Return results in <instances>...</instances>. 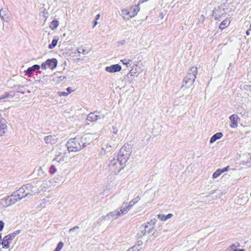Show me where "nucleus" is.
<instances>
[{"label": "nucleus", "mask_w": 251, "mask_h": 251, "mask_svg": "<svg viewBox=\"0 0 251 251\" xmlns=\"http://www.w3.org/2000/svg\"><path fill=\"white\" fill-rule=\"evenodd\" d=\"M55 182L53 179L45 180L42 184L37 182H32L23 185L18 189V193L23 199H29L31 197L36 195L39 193L46 191L52 185H55Z\"/></svg>", "instance_id": "obj_1"}, {"label": "nucleus", "mask_w": 251, "mask_h": 251, "mask_svg": "<svg viewBox=\"0 0 251 251\" xmlns=\"http://www.w3.org/2000/svg\"><path fill=\"white\" fill-rule=\"evenodd\" d=\"M198 73V69L197 67H192L189 70L186 75L183 79L180 90L184 91L186 89L190 87L194 83L196 75Z\"/></svg>", "instance_id": "obj_2"}, {"label": "nucleus", "mask_w": 251, "mask_h": 251, "mask_svg": "<svg viewBox=\"0 0 251 251\" xmlns=\"http://www.w3.org/2000/svg\"><path fill=\"white\" fill-rule=\"evenodd\" d=\"M148 0H140L136 5H134L129 7L121 9V15L123 18L126 20H129L134 17L140 11V5Z\"/></svg>", "instance_id": "obj_3"}, {"label": "nucleus", "mask_w": 251, "mask_h": 251, "mask_svg": "<svg viewBox=\"0 0 251 251\" xmlns=\"http://www.w3.org/2000/svg\"><path fill=\"white\" fill-rule=\"evenodd\" d=\"M123 162L126 161H124V158L118 155L117 158H113L110 160L108 165L109 171L114 175H117L124 168Z\"/></svg>", "instance_id": "obj_4"}, {"label": "nucleus", "mask_w": 251, "mask_h": 251, "mask_svg": "<svg viewBox=\"0 0 251 251\" xmlns=\"http://www.w3.org/2000/svg\"><path fill=\"white\" fill-rule=\"evenodd\" d=\"M65 146L67 147L68 152L78 151L83 148L79 137L70 139Z\"/></svg>", "instance_id": "obj_5"}, {"label": "nucleus", "mask_w": 251, "mask_h": 251, "mask_svg": "<svg viewBox=\"0 0 251 251\" xmlns=\"http://www.w3.org/2000/svg\"><path fill=\"white\" fill-rule=\"evenodd\" d=\"M155 224V220H151L145 225H142L139 228L138 235L139 236H142L146 234H153L155 233L154 226Z\"/></svg>", "instance_id": "obj_6"}, {"label": "nucleus", "mask_w": 251, "mask_h": 251, "mask_svg": "<svg viewBox=\"0 0 251 251\" xmlns=\"http://www.w3.org/2000/svg\"><path fill=\"white\" fill-rule=\"evenodd\" d=\"M69 152L67 147L65 145L61 146L56 151L55 157L53 161H56L58 163H60L64 161L65 158L67 156V154Z\"/></svg>", "instance_id": "obj_7"}, {"label": "nucleus", "mask_w": 251, "mask_h": 251, "mask_svg": "<svg viewBox=\"0 0 251 251\" xmlns=\"http://www.w3.org/2000/svg\"><path fill=\"white\" fill-rule=\"evenodd\" d=\"M98 138L99 135L97 133H88L80 138V139L81 140V143L84 148L87 147L91 143H92L94 141L97 139Z\"/></svg>", "instance_id": "obj_8"}, {"label": "nucleus", "mask_w": 251, "mask_h": 251, "mask_svg": "<svg viewBox=\"0 0 251 251\" xmlns=\"http://www.w3.org/2000/svg\"><path fill=\"white\" fill-rule=\"evenodd\" d=\"M228 9L225 4H221L217 7L215 8L213 11V16L215 19H218L224 16L228 13Z\"/></svg>", "instance_id": "obj_9"}, {"label": "nucleus", "mask_w": 251, "mask_h": 251, "mask_svg": "<svg viewBox=\"0 0 251 251\" xmlns=\"http://www.w3.org/2000/svg\"><path fill=\"white\" fill-rule=\"evenodd\" d=\"M20 194L18 193V190L13 193V194L8 197L5 199L6 203L8 206L12 205L17 201L23 199L22 197L19 196Z\"/></svg>", "instance_id": "obj_10"}, {"label": "nucleus", "mask_w": 251, "mask_h": 251, "mask_svg": "<svg viewBox=\"0 0 251 251\" xmlns=\"http://www.w3.org/2000/svg\"><path fill=\"white\" fill-rule=\"evenodd\" d=\"M57 60L55 58L48 59L45 62H44L41 65V68L43 69H50L51 70L54 69L57 66Z\"/></svg>", "instance_id": "obj_11"}, {"label": "nucleus", "mask_w": 251, "mask_h": 251, "mask_svg": "<svg viewBox=\"0 0 251 251\" xmlns=\"http://www.w3.org/2000/svg\"><path fill=\"white\" fill-rule=\"evenodd\" d=\"M129 145L128 144L124 145L121 149L118 156L124 158L125 161H126L130 154Z\"/></svg>", "instance_id": "obj_12"}, {"label": "nucleus", "mask_w": 251, "mask_h": 251, "mask_svg": "<svg viewBox=\"0 0 251 251\" xmlns=\"http://www.w3.org/2000/svg\"><path fill=\"white\" fill-rule=\"evenodd\" d=\"M17 234L16 233H13L12 234H10L8 235L5 236L3 239L2 242V245L3 246V248H9V243L13 240V239L15 237Z\"/></svg>", "instance_id": "obj_13"}, {"label": "nucleus", "mask_w": 251, "mask_h": 251, "mask_svg": "<svg viewBox=\"0 0 251 251\" xmlns=\"http://www.w3.org/2000/svg\"><path fill=\"white\" fill-rule=\"evenodd\" d=\"M100 112L95 111L90 113L87 116L86 120L91 122H96L101 118L100 115L99 114Z\"/></svg>", "instance_id": "obj_14"}, {"label": "nucleus", "mask_w": 251, "mask_h": 251, "mask_svg": "<svg viewBox=\"0 0 251 251\" xmlns=\"http://www.w3.org/2000/svg\"><path fill=\"white\" fill-rule=\"evenodd\" d=\"M120 213L121 212L119 211V209H117L112 212L108 213L106 215V217L109 220H116L121 216Z\"/></svg>", "instance_id": "obj_15"}, {"label": "nucleus", "mask_w": 251, "mask_h": 251, "mask_svg": "<svg viewBox=\"0 0 251 251\" xmlns=\"http://www.w3.org/2000/svg\"><path fill=\"white\" fill-rule=\"evenodd\" d=\"M132 207L129 203H123L119 209L121 215H123L127 213Z\"/></svg>", "instance_id": "obj_16"}, {"label": "nucleus", "mask_w": 251, "mask_h": 251, "mask_svg": "<svg viewBox=\"0 0 251 251\" xmlns=\"http://www.w3.org/2000/svg\"><path fill=\"white\" fill-rule=\"evenodd\" d=\"M230 121V126L231 128H236L238 126L239 118L237 115L233 114L229 117Z\"/></svg>", "instance_id": "obj_17"}, {"label": "nucleus", "mask_w": 251, "mask_h": 251, "mask_svg": "<svg viewBox=\"0 0 251 251\" xmlns=\"http://www.w3.org/2000/svg\"><path fill=\"white\" fill-rule=\"evenodd\" d=\"M121 70V66L119 64L112 65L105 68V71L109 73L119 72Z\"/></svg>", "instance_id": "obj_18"}, {"label": "nucleus", "mask_w": 251, "mask_h": 251, "mask_svg": "<svg viewBox=\"0 0 251 251\" xmlns=\"http://www.w3.org/2000/svg\"><path fill=\"white\" fill-rule=\"evenodd\" d=\"M7 125L5 120L0 117V136H2L6 131Z\"/></svg>", "instance_id": "obj_19"}, {"label": "nucleus", "mask_w": 251, "mask_h": 251, "mask_svg": "<svg viewBox=\"0 0 251 251\" xmlns=\"http://www.w3.org/2000/svg\"><path fill=\"white\" fill-rule=\"evenodd\" d=\"M44 140L46 144L53 145L57 142L58 138L55 135H49L45 137Z\"/></svg>", "instance_id": "obj_20"}, {"label": "nucleus", "mask_w": 251, "mask_h": 251, "mask_svg": "<svg viewBox=\"0 0 251 251\" xmlns=\"http://www.w3.org/2000/svg\"><path fill=\"white\" fill-rule=\"evenodd\" d=\"M141 71V69L140 67H138L137 65H134L130 71L129 73L127 75V76L128 77V75H130L131 76H134L135 74Z\"/></svg>", "instance_id": "obj_21"}, {"label": "nucleus", "mask_w": 251, "mask_h": 251, "mask_svg": "<svg viewBox=\"0 0 251 251\" xmlns=\"http://www.w3.org/2000/svg\"><path fill=\"white\" fill-rule=\"evenodd\" d=\"M223 136V134L222 132H218L211 137L209 142L210 143L212 144L216 140L221 139Z\"/></svg>", "instance_id": "obj_22"}, {"label": "nucleus", "mask_w": 251, "mask_h": 251, "mask_svg": "<svg viewBox=\"0 0 251 251\" xmlns=\"http://www.w3.org/2000/svg\"><path fill=\"white\" fill-rule=\"evenodd\" d=\"M230 23V21L229 19H226L221 23L219 28L221 29H223L225 28L226 27H227Z\"/></svg>", "instance_id": "obj_23"}, {"label": "nucleus", "mask_w": 251, "mask_h": 251, "mask_svg": "<svg viewBox=\"0 0 251 251\" xmlns=\"http://www.w3.org/2000/svg\"><path fill=\"white\" fill-rule=\"evenodd\" d=\"M124 65H126L127 67L132 65V60L128 58H125L121 60Z\"/></svg>", "instance_id": "obj_24"}, {"label": "nucleus", "mask_w": 251, "mask_h": 251, "mask_svg": "<svg viewBox=\"0 0 251 251\" xmlns=\"http://www.w3.org/2000/svg\"><path fill=\"white\" fill-rule=\"evenodd\" d=\"M59 25V22L58 21H56V20H53L52 21L50 25V28H51L52 30H54L57 27V26H58Z\"/></svg>", "instance_id": "obj_25"}, {"label": "nucleus", "mask_w": 251, "mask_h": 251, "mask_svg": "<svg viewBox=\"0 0 251 251\" xmlns=\"http://www.w3.org/2000/svg\"><path fill=\"white\" fill-rule=\"evenodd\" d=\"M144 196H146V197H150L151 198V200H149V201H147V202L146 203V204H147V203H151L152 202L153 200H154V197H152L154 196V195H153V194H150V193H144Z\"/></svg>", "instance_id": "obj_26"}, {"label": "nucleus", "mask_w": 251, "mask_h": 251, "mask_svg": "<svg viewBox=\"0 0 251 251\" xmlns=\"http://www.w3.org/2000/svg\"><path fill=\"white\" fill-rule=\"evenodd\" d=\"M140 245L141 244H140L135 245L128 250L127 251H139L141 249Z\"/></svg>", "instance_id": "obj_27"}, {"label": "nucleus", "mask_w": 251, "mask_h": 251, "mask_svg": "<svg viewBox=\"0 0 251 251\" xmlns=\"http://www.w3.org/2000/svg\"><path fill=\"white\" fill-rule=\"evenodd\" d=\"M140 200V198L139 196H137V197L135 198L133 200H132L130 202L128 203L130 204V205L133 207L134 205L136 204Z\"/></svg>", "instance_id": "obj_28"}, {"label": "nucleus", "mask_w": 251, "mask_h": 251, "mask_svg": "<svg viewBox=\"0 0 251 251\" xmlns=\"http://www.w3.org/2000/svg\"><path fill=\"white\" fill-rule=\"evenodd\" d=\"M222 171H221V169H219L213 173L212 176L214 178H217L222 174Z\"/></svg>", "instance_id": "obj_29"}, {"label": "nucleus", "mask_w": 251, "mask_h": 251, "mask_svg": "<svg viewBox=\"0 0 251 251\" xmlns=\"http://www.w3.org/2000/svg\"><path fill=\"white\" fill-rule=\"evenodd\" d=\"M57 42H58L57 39H54L52 40V43L49 45V46H48L49 49H53L56 46Z\"/></svg>", "instance_id": "obj_30"}, {"label": "nucleus", "mask_w": 251, "mask_h": 251, "mask_svg": "<svg viewBox=\"0 0 251 251\" xmlns=\"http://www.w3.org/2000/svg\"><path fill=\"white\" fill-rule=\"evenodd\" d=\"M64 244L62 242H60L58 243L57 246L53 251H60L63 248Z\"/></svg>", "instance_id": "obj_31"}, {"label": "nucleus", "mask_w": 251, "mask_h": 251, "mask_svg": "<svg viewBox=\"0 0 251 251\" xmlns=\"http://www.w3.org/2000/svg\"><path fill=\"white\" fill-rule=\"evenodd\" d=\"M49 172L51 174H53L56 172V169L54 165H51L50 167Z\"/></svg>", "instance_id": "obj_32"}, {"label": "nucleus", "mask_w": 251, "mask_h": 251, "mask_svg": "<svg viewBox=\"0 0 251 251\" xmlns=\"http://www.w3.org/2000/svg\"><path fill=\"white\" fill-rule=\"evenodd\" d=\"M158 218L162 221H165L167 220L166 216L162 214H159L157 215Z\"/></svg>", "instance_id": "obj_33"}, {"label": "nucleus", "mask_w": 251, "mask_h": 251, "mask_svg": "<svg viewBox=\"0 0 251 251\" xmlns=\"http://www.w3.org/2000/svg\"><path fill=\"white\" fill-rule=\"evenodd\" d=\"M238 246H239V243L232 244L228 250L231 251L232 250L235 249V248Z\"/></svg>", "instance_id": "obj_34"}, {"label": "nucleus", "mask_w": 251, "mask_h": 251, "mask_svg": "<svg viewBox=\"0 0 251 251\" xmlns=\"http://www.w3.org/2000/svg\"><path fill=\"white\" fill-rule=\"evenodd\" d=\"M32 69L33 72L38 70L40 67L38 65H34L31 67Z\"/></svg>", "instance_id": "obj_35"}, {"label": "nucleus", "mask_w": 251, "mask_h": 251, "mask_svg": "<svg viewBox=\"0 0 251 251\" xmlns=\"http://www.w3.org/2000/svg\"><path fill=\"white\" fill-rule=\"evenodd\" d=\"M9 93L8 92H6L4 95L1 96V97H0V100L7 98L9 97Z\"/></svg>", "instance_id": "obj_36"}, {"label": "nucleus", "mask_w": 251, "mask_h": 251, "mask_svg": "<svg viewBox=\"0 0 251 251\" xmlns=\"http://www.w3.org/2000/svg\"><path fill=\"white\" fill-rule=\"evenodd\" d=\"M58 95L59 96H67L68 95V93L66 92H58Z\"/></svg>", "instance_id": "obj_37"}, {"label": "nucleus", "mask_w": 251, "mask_h": 251, "mask_svg": "<svg viewBox=\"0 0 251 251\" xmlns=\"http://www.w3.org/2000/svg\"><path fill=\"white\" fill-rule=\"evenodd\" d=\"M32 72H33V71L31 67H29V68H28L26 71V74L29 75H30L32 73Z\"/></svg>", "instance_id": "obj_38"}, {"label": "nucleus", "mask_w": 251, "mask_h": 251, "mask_svg": "<svg viewBox=\"0 0 251 251\" xmlns=\"http://www.w3.org/2000/svg\"><path fill=\"white\" fill-rule=\"evenodd\" d=\"M52 81H53V82H56V83H58L59 82V78L58 76H52Z\"/></svg>", "instance_id": "obj_39"}, {"label": "nucleus", "mask_w": 251, "mask_h": 251, "mask_svg": "<svg viewBox=\"0 0 251 251\" xmlns=\"http://www.w3.org/2000/svg\"><path fill=\"white\" fill-rule=\"evenodd\" d=\"M78 51L79 53H83L84 54H86L87 53V52H86V50L84 49H82H82H81V48L79 49L78 50Z\"/></svg>", "instance_id": "obj_40"}, {"label": "nucleus", "mask_w": 251, "mask_h": 251, "mask_svg": "<svg viewBox=\"0 0 251 251\" xmlns=\"http://www.w3.org/2000/svg\"><path fill=\"white\" fill-rule=\"evenodd\" d=\"M112 130H113V132L114 134H117L118 131V129L116 128V126H112Z\"/></svg>", "instance_id": "obj_41"}, {"label": "nucleus", "mask_w": 251, "mask_h": 251, "mask_svg": "<svg viewBox=\"0 0 251 251\" xmlns=\"http://www.w3.org/2000/svg\"><path fill=\"white\" fill-rule=\"evenodd\" d=\"M78 228H79V227L78 226H75L74 227L70 228L69 230V232H72L75 229H78Z\"/></svg>", "instance_id": "obj_42"}, {"label": "nucleus", "mask_w": 251, "mask_h": 251, "mask_svg": "<svg viewBox=\"0 0 251 251\" xmlns=\"http://www.w3.org/2000/svg\"><path fill=\"white\" fill-rule=\"evenodd\" d=\"M4 226V223L2 221H0V231L2 230Z\"/></svg>", "instance_id": "obj_43"}, {"label": "nucleus", "mask_w": 251, "mask_h": 251, "mask_svg": "<svg viewBox=\"0 0 251 251\" xmlns=\"http://www.w3.org/2000/svg\"><path fill=\"white\" fill-rule=\"evenodd\" d=\"M228 169H229V166H227L226 167H225V168H223V169H221V171H222V173L226 171H227L228 170Z\"/></svg>", "instance_id": "obj_44"}, {"label": "nucleus", "mask_w": 251, "mask_h": 251, "mask_svg": "<svg viewBox=\"0 0 251 251\" xmlns=\"http://www.w3.org/2000/svg\"><path fill=\"white\" fill-rule=\"evenodd\" d=\"M2 13H3V10H2V9H1L0 10V17L1 18L2 20H4V16H3Z\"/></svg>", "instance_id": "obj_45"}, {"label": "nucleus", "mask_w": 251, "mask_h": 251, "mask_svg": "<svg viewBox=\"0 0 251 251\" xmlns=\"http://www.w3.org/2000/svg\"><path fill=\"white\" fill-rule=\"evenodd\" d=\"M224 195L223 192H220L217 195V198H220Z\"/></svg>", "instance_id": "obj_46"}, {"label": "nucleus", "mask_w": 251, "mask_h": 251, "mask_svg": "<svg viewBox=\"0 0 251 251\" xmlns=\"http://www.w3.org/2000/svg\"><path fill=\"white\" fill-rule=\"evenodd\" d=\"M58 77L59 78V82L63 81L65 78V77L64 76H58Z\"/></svg>", "instance_id": "obj_47"}, {"label": "nucleus", "mask_w": 251, "mask_h": 251, "mask_svg": "<svg viewBox=\"0 0 251 251\" xmlns=\"http://www.w3.org/2000/svg\"><path fill=\"white\" fill-rule=\"evenodd\" d=\"M173 216V214H168L167 215H166V218H167V220L168 219H170Z\"/></svg>", "instance_id": "obj_48"}, {"label": "nucleus", "mask_w": 251, "mask_h": 251, "mask_svg": "<svg viewBox=\"0 0 251 251\" xmlns=\"http://www.w3.org/2000/svg\"><path fill=\"white\" fill-rule=\"evenodd\" d=\"M67 93H68V95L71 93V92H72V90H71L70 87H68L67 88Z\"/></svg>", "instance_id": "obj_49"}, {"label": "nucleus", "mask_w": 251, "mask_h": 251, "mask_svg": "<svg viewBox=\"0 0 251 251\" xmlns=\"http://www.w3.org/2000/svg\"><path fill=\"white\" fill-rule=\"evenodd\" d=\"M204 17L203 16V15H201L200 18V20H202V21H204Z\"/></svg>", "instance_id": "obj_50"}, {"label": "nucleus", "mask_w": 251, "mask_h": 251, "mask_svg": "<svg viewBox=\"0 0 251 251\" xmlns=\"http://www.w3.org/2000/svg\"><path fill=\"white\" fill-rule=\"evenodd\" d=\"M100 17V14H97L96 17V20L97 21L98 20H99Z\"/></svg>", "instance_id": "obj_51"}, {"label": "nucleus", "mask_w": 251, "mask_h": 251, "mask_svg": "<svg viewBox=\"0 0 251 251\" xmlns=\"http://www.w3.org/2000/svg\"><path fill=\"white\" fill-rule=\"evenodd\" d=\"M250 34V30H248L247 31H246V35H249Z\"/></svg>", "instance_id": "obj_52"}, {"label": "nucleus", "mask_w": 251, "mask_h": 251, "mask_svg": "<svg viewBox=\"0 0 251 251\" xmlns=\"http://www.w3.org/2000/svg\"><path fill=\"white\" fill-rule=\"evenodd\" d=\"M98 24V22H97V21H95V22H94V27L95 26Z\"/></svg>", "instance_id": "obj_53"}, {"label": "nucleus", "mask_w": 251, "mask_h": 251, "mask_svg": "<svg viewBox=\"0 0 251 251\" xmlns=\"http://www.w3.org/2000/svg\"><path fill=\"white\" fill-rule=\"evenodd\" d=\"M38 171H41L42 173H43V170H42V169L41 168V167H39Z\"/></svg>", "instance_id": "obj_54"}, {"label": "nucleus", "mask_w": 251, "mask_h": 251, "mask_svg": "<svg viewBox=\"0 0 251 251\" xmlns=\"http://www.w3.org/2000/svg\"><path fill=\"white\" fill-rule=\"evenodd\" d=\"M125 41L124 40L122 41H121V44L124 45V43H125Z\"/></svg>", "instance_id": "obj_55"}, {"label": "nucleus", "mask_w": 251, "mask_h": 251, "mask_svg": "<svg viewBox=\"0 0 251 251\" xmlns=\"http://www.w3.org/2000/svg\"><path fill=\"white\" fill-rule=\"evenodd\" d=\"M126 153H128V151H124V154H125Z\"/></svg>", "instance_id": "obj_56"}, {"label": "nucleus", "mask_w": 251, "mask_h": 251, "mask_svg": "<svg viewBox=\"0 0 251 251\" xmlns=\"http://www.w3.org/2000/svg\"><path fill=\"white\" fill-rule=\"evenodd\" d=\"M249 30H251V25H250V28H249Z\"/></svg>", "instance_id": "obj_57"}, {"label": "nucleus", "mask_w": 251, "mask_h": 251, "mask_svg": "<svg viewBox=\"0 0 251 251\" xmlns=\"http://www.w3.org/2000/svg\"><path fill=\"white\" fill-rule=\"evenodd\" d=\"M160 16H161V18H163L162 14H160Z\"/></svg>", "instance_id": "obj_58"}, {"label": "nucleus", "mask_w": 251, "mask_h": 251, "mask_svg": "<svg viewBox=\"0 0 251 251\" xmlns=\"http://www.w3.org/2000/svg\"><path fill=\"white\" fill-rule=\"evenodd\" d=\"M160 16H161V18H163L162 14H160Z\"/></svg>", "instance_id": "obj_59"}, {"label": "nucleus", "mask_w": 251, "mask_h": 251, "mask_svg": "<svg viewBox=\"0 0 251 251\" xmlns=\"http://www.w3.org/2000/svg\"><path fill=\"white\" fill-rule=\"evenodd\" d=\"M160 16H161V18H163L162 14H160Z\"/></svg>", "instance_id": "obj_60"}, {"label": "nucleus", "mask_w": 251, "mask_h": 251, "mask_svg": "<svg viewBox=\"0 0 251 251\" xmlns=\"http://www.w3.org/2000/svg\"><path fill=\"white\" fill-rule=\"evenodd\" d=\"M104 117V115H103V116H102V118H103Z\"/></svg>", "instance_id": "obj_61"}, {"label": "nucleus", "mask_w": 251, "mask_h": 251, "mask_svg": "<svg viewBox=\"0 0 251 251\" xmlns=\"http://www.w3.org/2000/svg\"><path fill=\"white\" fill-rule=\"evenodd\" d=\"M102 149H103V150H104V147H102Z\"/></svg>", "instance_id": "obj_62"}]
</instances>
